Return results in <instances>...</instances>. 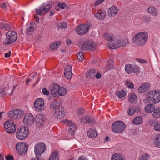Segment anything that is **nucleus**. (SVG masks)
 I'll return each instance as SVG.
<instances>
[{"mask_svg": "<svg viewBox=\"0 0 160 160\" xmlns=\"http://www.w3.org/2000/svg\"><path fill=\"white\" fill-rule=\"evenodd\" d=\"M57 5L59 8H61L62 9H64L65 8H66L67 6H68L67 5L66 3H58L57 4Z\"/></svg>", "mask_w": 160, "mask_h": 160, "instance_id": "obj_47", "label": "nucleus"}, {"mask_svg": "<svg viewBox=\"0 0 160 160\" xmlns=\"http://www.w3.org/2000/svg\"><path fill=\"white\" fill-rule=\"evenodd\" d=\"M65 123L67 124L69 127V133L73 135L76 129V125L73 122L69 121L67 119L65 121Z\"/></svg>", "mask_w": 160, "mask_h": 160, "instance_id": "obj_17", "label": "nucleus"}, {"mask_svg": "<svg viewBox=\"0 0 160 160\" xmlns=\"http://www.w3.org/2000/svg\"><path fill=\"white\" fill-rule=\"evenodd\" d=\"M104 0H97L94 3L95 6H97L103 2Z\"/></svg>", "mask_w": 160, "mask_h": 160, "instance_id": "obj_54", "label": "nucleus"}, {"mask_svg": "<svg viewBox=\"0 0 160 160\" xmlns=\"http://www.w3.org/2000/svg\"><path fill=\"white\" fill-rule=\"evenodd\" d=\"M59 85L57 83H54L52 85V89L50 91L52 97L55 98L57 97L58 92L60 89Z\"/></svg>", "mask_w": 160, "mask_h": 160, "instance_id": "obj_18", "label": "nucleus"}, {"mask_svg": "<svg viewBox=\"0 0 160 160\" xmlns=\"http://www.w3.org/2000/svg\"><path fill=\"white\" fill-rule=\"evenodd\" d=\"M114 66L112 63L108 64L106 67L105 69L107 70L112 69L114 68Z\"/></svg>", "mask_w": 160, "mask_h": 160, "instance_id": "obj_49", "label": "nucleus"}, {"mask_svg": "<svg viewBox=\"0 0 160 160\" xmlns=\"http://www.w3.org/2000/svg\"><path fill=\"white\" fill-rule=\"evenodd\" d=\"M126 84L127 86L131 89L133 88L134 85L132 82L127 81L126 82Z\"/></svg>", "mask_w": 160, "mask_h": 160, "instance_id": "obj_48", "label": "nucleus"}, {"mask_svg": "<svg viewBox=\"0 0 160 160\" xmlns=\"http://www.w3.org/2000/svg\"><path fill=\"white\" fill-rule=\"evenodd\" d=\"M148 34L144 32L136 34L132 40V43L135 45L139 46L144 45L147 41Z\"/></svg>", "mask_w": 160, "mask_h": 160, "instance_id": "obj_3", "label": "nucleus"}, {"mask_svg": "<svg viewBox=\"0 0 160 160\" xmlns=\"http://www.w3.org/2000/svg\"><path fill=\"white\" fill-rule=\"evenodd\" d=\"M78 160H88L85 157L83 156H81L78 158Z\"/></svg>", "mask_w": 160, "mask_h": 160, "instance_id": "obj_63", "label": "nucleus"}, {"mask_svg": "<svg viewBox=\"0 0 160 160\" xmlns=\"http://www.w3.org/2000/svg\"><path fill=\"white\" fill-rule=\"evenodd\" d=\"M153 128L155 131L160 132V122H156L154 125Z\"/></svg>", "mask_w": 160, "mask_h": 160, "instance_id": "obj_42", "label": "nucleus"}, {"mask_svg": "<svg viewBox=\"0 0 160 160\" xmlns=\"http://www.w3.org/2000/svg\"><path fill=\"white\" fill-rule=\"evenodd\" d=\"M60 25L62 28H64L67 27V23L65 22H62L60 23Z\"/></svg>", "mask_w": 160, "mask_h": 160, "instance_id": "obj_58", "label": "nucleus"}, {"mask_svg": "<svg viewBox=\"0 0 160 160\" xmlns=\"http://www.w3.org/2000/svg\"><path fill=\"white\" fill-rule=\"evenodd\" d=\"M52 4L50 3L43 4L39 8L36 9V12L37 15H43L46 14L50 9Z\"/></svg>", "mask_w": 160, "mask_h": 160, "instance_id": "obj_9", "label": "nucleus"}, {"mask_svg": "<svg viewBox=\"0 0 160 160\" xmlns=\"http://www.w3.org/2000/svg\"><path fill=\"white\" fill-rule=\"evenodd\" d=\"M61 42H57L56 43H51L50 46V48L52 50H53L58 48L60 45Z\"/></svg>", "mask_w": 160, "mask_h": 160, "instance_id": "obj_36", "label": "nucleus"}, {"mask_svg": "<svg viewBox=\"0 0 160 160\" xmlns=\"http://www.w3.org/2000/svg\"><path fill=\"white\" fill-rule=\"evenodd\" d=\"M35 24L34 22L31 23L29 26L27 28L26 33L27 34H31L35 29Z\"/></svg>", "mask_w": 160, "mask_h": 160, "instance_id": "obj_26", "label": "nucleus"}, {"mask_svg": "<svg viewBox=\"0 0 160 160\" xmlns=\"http://www.w3.org/2000/svg\"><path fill=\"white\" fill-rule=\"evenodd\" d=\"M132 67L131 64H128L125 65V69L126 72L128 74H131L132 73Z\"/></svg>", "mask_w": 160, "mask_h": 160, "instance_id": "obj_37", "label": "nucleus"}, {"mask_svg": "<svg viewBox=\"0 0 160 160\" xmlns=\"http://www.w3.org/2000/svg\"><path fill=\"white\" fill-rule=\"evenodd\" d=\"M135 109L134 106H130L128 108V114L130 116L133 115L134 113Z\"/></svg>", "mask_w": 160, "mask_h": 160, "instance_id": "obj_38", "label": "nucleus"}, {"mask_svg": "<svg viewBox=\"0 0 160 160\" xmlns=\"http://www.w3.org/2000/svg\"><path fill=\"white\" fill-rule=\"evenodd\" d=\"M4 127L6 129V132L8 133H13L16 132L15 125L11 121H7L4 123Z\"/></svg>", "mask_w": 160, "mask_h": 160, "instance_id": "obj_14", "label": "nucleus"}, {"mask_svg": "<svg viewBox=\"0 0 160 160\" xmlns=\"http://www.w3.org/2000/svg\"><path fill=\"white\" fill-rule=\"evenodd\" d=\"M97 72V71L96 70L94 69H90L86 73V76L88 78H92L94 77Z\"/></svg>", "mask_w": 160, "mask_h": 160, "instance_id": "obj_24", "label": "nucleus"}, {"mask_svg": "<svg viewBox=\"0 0 160 160\" xmlns=\"http://www.w3.org/2000/svg\"><path fill=\"white\" fill-rule=\"evenodd\" d=\"M1 7L2 9H5L6 7V4L5 3H3L1 4Z\"/></svg>", "mask_w": 160, "mask_h": 160, "instance_id": "obj_64", "label": "nucleus"}, {"mask_svg": "<svg viewBox=\"0 0 160 160\" xmlns=\"http://www.w3.org/2000/svg\"><path fill=\"white\" fill-rule=\"evenodd\" d=\"M80 120V122L84 124L92 123L94 121L93 118L88 116L83 117Z\"/></svg>", "mask_w": 160, "mask_h": 160, "instance_id": "obj_20", "label": "nucleus"}, {"mask_svg": "<svg viewBox=\"0 0 160 160\" xmlns=\"http://www.w3.org/2000/svg\"><path fill=\"white\" fill-rule=\"evenodd\" d=\"M34 121L36 122L37 126L40 127L43 125L45 119L42 115L38 114L34 118Z\"/></svg>", "mask_w": 160, "mask_h": 160, "instance_id": "obj_19", "label": "nucleus"}, {"mask_svg": "<svg viewBox=\"0 0 160 160\" xmlns=\"http://www.w3.org/2000/svg\"><path fill=\"white\" fill-rule=\"evenodd\" d=\"M140 71V68L139 66H134L132 68V72L135 73H138Z\"/></svg>", "mask_w": 160, "mask_h": 160, "instance_id": "obj_44", "label": "nucleus"}, {"mask_svg": "<svg viewBox=\"0 0 160 160\" xmlns=\"http://www.w3.org/2000/svg\"><path fill=\"white\" fill-rule=\"evenodd\" d=\"M142 121V118L141 116H137L133 119L132 122L135 125H138L141 124Z\"/></svg>", "mask_w": 160, "mask_h": 160, "instance_id": "obj_32", "label": "nucleus"}, {"mask_svg": "<svg viewBox=\"0 0 160 160\" xmlns=\"http://www.w3.org/2000/svg\"><path fill=\"white\" fill-rule=\"evenodd\" d=\"M44 100L42 98H38L34 102V106L36 110L38 112H42L44 109Z\"/></svg>", "mask_w": 160, "mask_h": 160, "instance_id": "obj_13", "label": "nucleus"}, {"mask_svg": "<svg viewBox=\"0 0 160 160\" xmlns=\"http://www.w3.org/2000/svg\"><path fill=\"white\" fill-rule=\"evenodd\" d=\"M148 11V13L154 16H156L158 12V10L156 8L152 6L149 7Z\"/></svg>", "mask_w": 160, "mask_h": 160, "instance_id": "obj_25", "label": "nucleus"}, {"mask_svg": "<svg viewBox=\"0 0 160 160\" xmlns=\"http://www.w3.org/2000/svg\"><path fill=\"white\" fill-rule=\"evenodd\" d=\"M151 157L150 155L148 153H144L139 157L138 160H150Z\"/></svg>", "mask_w": 160, "mask_h": 160, "instance_id": "obj_34", "label": "nucleus"}, {"mask_svg": "<svg viewBox=\"0 0 160 160\" xmlns=\"http://www.w3.org/2000/svg\"><path fill=\"white\" fill-rule=\"evenodd\" d=\"M11 51L9 50L8 53H6L4 54V56L5 58L9 57H10Z\"/></svg>", "mask_w": 160, "mask_h": 160, "instance_id": "obj_60", "label": "nucleus"}, {"mask_svg": "<svg viewBox=\"0 0 160 160\" xmlns=\"http://www.w3.org/2000/svg\"><path fill=\"white\" fill-rule=\"evenodd\" d=\"M72 76L71 71H69V72H64V76L68 79H70Z\"/></svg>", "mask_w": 160, "mask_h": 160, "instance_id": "obj_43", "label": "nucleus"}, {"mask_svg": "<svg viewBox=\"0 0 160 160\" xmlns=\"http://www.w3.org/2000/svg\"><path fill=\"white\" fill-rule=\"evenodd\" d=\"M155 142L156 146L160 148V134L156 137L155 139Z\"/></svg>", "mask_w": 160, "mask_h": 160, "instance_id": "obj_41", "label": "nucleus"}, {"mask_svg": "<svg viewBox=\"0 0 160 160\" xmlns=\"http://www.w3.org/2000/svg\"><path fill=\"white\" fill-rule=\"evenodd\" d=\"M155 108V107L153 104L147 105L145 107V111L148 113H150L153 111Z\"/></svg>", "mask_w": 160, "mask_h": 160, "instance_id": "obj_27", "label": "nucleus"}, {"mask_svg": "<svg viewBox=\"0 0 160 160\" xmlns=\"http://www.w3.org/2000/svg\"><path fill=\"white\" fill-rule=\"evenodd\" d=\"M138 91L140 93H142L144 92L145 91L144 90V89L142 88L141 86L138 88Z\"/></svg>", "mask_w": 160, "mask_h": 160, "instance_id": "obj_57", "label": "nucleus"}, {"mask_svg": "<svg viewBox=\"0 0 160 160\" xmlns=\"http://www.w3.org/2000/svg\"><path fill=\"white\" fill-rule=\"evenodd\" d=\"M0 27L1 29L4 30H9L11 28L9 24L5 22H2L0 24Z\"/></svg>", "mask_w": 160, "mask_h": 160, "instance_id": "obj_31", "label": "nucleus"}, {"mask_svg": "<svg viewBox=\"0 0 160 160\" xmlns=\"http://www.w3.org/2000/svg\"><path fill=\"white\" fill-rule=\"evenodd\" d=\"M95 76L97 79H99L101 78V75L99 72H97Z\"/></svg>", "mask_w": 160, "mask_h": 160, "instance_id": "obj_59", "label": "nucleus"}, {"mask_svg": "<svg viewBox=\"0 0 160 160\" xmlns=\"http://www.w3.org/2000/svg\"><path fill=\"white\" fill-rule=\"evenodd\" d=\"M106 15V12L103 11H98L95 15V17L98 19L102 20L104 19Z\"/></svg>", "mask_w": 160, "mask_h": 160, "instance_id": "obj_21", "label": "nucleus"}, {"mask_svg": "<svg viewBox=\"0 0 160 160\" xmlns=\"http://www.w3.org/2000/svg\"><path fill=\"white\" fill-rule=\"evenodd\" d=\"M5 158L6 160H13L14 159V157L12 156L8 155L6 156Z\"/></svg>", "mask_w": 160, "mask_h": 160, "instance_id": "obj_56", "label": "nucleus"}, {"mask_svg": "<svg viewBox=\"0 0 160 160\" xmlns=\"http://www.w3.org/2000/svg\"><path fill=\"white\" fill-rule=\"evenodd\" d=\"M50 108L54 116L57 118L61 119L65 116L66 111L62 107L61 102L56 100H53L50 105Z\"/></svg>", "mask_w": 160, "mask_h": 160, "instance_id": "obj_2", "label": "nucleus"}, {"mask_svg": "<svg viewBox=\"0 0 160 160\" xmlns=\"http://www.w3.org/2000/svg\"><path fill=\"white\" fill-rule=\"evenodd\" d=\"M34 148L36 157H40L46 150L45 144L43 142H38L35 145Z\"/></svg>", "mask_w": 160, "mask_h": 160, "instance_id": "obj_7", "label": "nucleus"}, {"mask_svg": "<svg viewBox=\"0 0 160 160\" xmlns=\"http://www.w3.org/2000/svg\"><path fill=\"white\" fill-rule=\"evenodd\" d=\"M146 99L148 103L154 104L158 103L160 101V91L158 90L149 91Z\"/></svg>", "mask_w": 160, "mask_h": 160, "instance_id": "obj_4", "label": "nucleus"}, {"mask_svg": "<svg viewBox=\"0 0 160 160\" xmlns=\"http://www.w3.org/2000/svg\"><path fill=\"white\" fill-rule=\"evenodd\" d=\"M72 66L70 65H66L65 66V72H69V71H71V69L72 68Z\"/></svg>", "mask_w": 160, "mask_h": 160, "instance_id": "obj_50", "label": "nucleus"}, {"mask_svg": "<svg viewBox=\"0 0 160 160\" xmlns=\"http://www.w3.org/2000/svg\"><path fill=\"white\" fill-rule=\"evenodd\" d=\"M84 110L83 108H79L77 110V113L78 115H82L83 114Z\"/></svg>", "mask_w": 160, "mask_h": 160, "instance_id": "obj_52", "label": "nucleus"}, {"mask_svg": "<svg viewBox=\"0 0 160 160\" xmlns=\"http://www.w3.org/2000/svg\"><path fill=\"white\" fill-rule=\"evenodd\" d=\"M87 135L88 137L91 138L96 137L98 135V133L96 131L95 129L93 128H91L87 132Z\"/></svg>", "mask_w": 160, "mask_h": 160, "instance_id": "obj_23", "label": "nucleus"}, {"mask_svg": "<svg viewBox=\"0 0 160 160\" xmlns=\"http://www.w3.org/2000/svg\"><path fill=\"white\" fill-rule=\"evenodd\" d=\"M77 57L79 61H82L84 58L83 52H78L77 54Z\"/></svg>", "mask_w": 160, "mask_h": 160, "instance_id": "obj_40", "label": "nucleus"}, {"mask_svg": "<svg viewBox=\"0 0 160 160\" xmlns=\"http://www.w3.org/2000/svg\"><path fill=\"white\" fill-rule=\"evenodd\" d=\"M18 153L20 155H24L28 149L27 145L23 143H18L16 145Z\"/></svg>", "mask_w": 160, "mask_h": 160, "instance_id": "obj_12", "label": "nucleus"}, {"mask_svg": "<svg viewBox=\"0 0 160 160\" xmlns=\"http://www.w3.org/2000/svg\"><path fill=\"white\" fill-rule=\"evenodd\" d=\"M6 37L3 40V43L4 45H9L12 44L16 40L17 34L14 31H10L6 34Z\"/></svg>", "mask_w": 160, "mask_h": 160, "instance_id": "obj_5", "label": "nucleus"}, {"mask_svg": "<svg viewBox=\"0 0 160 160\" xmlns=\"http://www.w3.org/2000/svg\"><path fill=\"white\" fill-rule=\"evenodd\" d=\"M116 95L120 98L126 96V94L123 90H122L117 92H116Z\"/></svg>", "mask_w": 160, "mask_h": 160, "instance_id": "obj_39", "label": "nucleus"}, {"mask_svg": "<svg viewBox=\"0 0 160 160\" xmlns=\"http://www.w3.org/2000/svg\"><path fill=\"white\" fill-rule=\"evenodd\" d=\"M111 160H125L124 158L120 154L115 153L111 157Z\"/></svg>", "mask_w": 160, "mask_h": 160, "instance_id": "obj_28", "label": "nucleus"}, {"mask_svg": "<svg viewBox=\"0 0 160 160\" xmlns=\"http://www.w3.org/2000/svg\"><path fill=\"white\" fill-rule=\"evenodd\" d=\"M58 150H56L51 155L49 160H59V156Z\"/></svg>", "mask_w": 160, "mask_h": 160, "instance_id": "obj_30", "label": "nucleus"}, {"mask_svg": "<svg viewBox=\"0 0 160 160\" xmlns=\"http://www.w3.org/2000/svg\"><path fill=\"white\" fill-rule=\"evenodd\" d=\"M34 19H36V22H39V17L37 15H35L34 16Z\"/></svg>", "mask_w": 160, "mask_h": 160, "instance_id": "obj_62", "label": "nucleus"}, {"mask_svg": "<svg viewBox=\"0 0 160 160\" xmlns=\"http://www.w3.org/2000/svg\"><path fill=\"white\" fill-rule=\"evenodd\" d=\"M137 61L138 62L142 63H144L147 62V61L144 59H137Z\"/></svg>", "mask_w": 160, "mask_h": 160, "instance_id": "obj_55", "label": "nucleus"}, {"mask_svg": "<svg viewBox=\"0 0 160 160\" xmlns=\"http://www.w3.org/2000/svg\"><path fill=\"white\" fill-rule=\"evenodd\" d=\"M67 91L66 89L63 87H60V89L58 92V94L57 95V97L59 96H64L66 93Z\"/></svg>", "mask_w": 160, "mask_h": 160, "instance_id": "obj_33", "label": "nucleus"}, {"mask_svg": "<svg viewBox=\"0 0 160 160\" xmlns=\"http://www.w3.org/2000/svg\"><path fill=\"white\" fill-rule=\"evenodd\" d=\"M96 45L93 41H88L82 45L81 49L83 51L94 50L95 49Z\"/></svg>", "mask_w": 160, "mask_h": 160, "instance_id": "obj_11", "label": "nucleus"}, {"mask_svg": "<svg viewBox=\"0 0 160 160\" xmlns=\"http://www.w3.org/2000/svg\"><path fill=\"white\" fill-rule=\"evenodd\" d=\"M89 27L87 25L80 24L76 28V31L77 33L79 35L84 34L88 31Z\"/></svg>", "mask_w": 160, "mask_h": 160, "instance_id": "obj_15", "label": "nucleus"}, {"mask_svg": "<svg viewBox=\"0 0 160 160\" xmlns=\"http://www.w3.org/2000/svg\"><path fill=\"white\" fill-rule=\"evenodd\" d=\"M142 20L145 23H149L151 21V19L150 17H148L147 16L144 15L142 17Z\"/></svg>", "mask_w": 160, "mask_h": 160, "instance_id": "obj_46", "label": "nucleus"}, {"mask_svg": "<svg viewBox=\"0 0 160 160\" xmlns=\"http://www.w3.org/2000/svg\"><path fill=\"white\" fill-rule=\"evenodd\" d=\"M104 0H97L94 3L95 6H97L103 2Z\"/></svg>", "mask_w": 160, "mask_h": 160, "instance_id": "obj_53", "label": "nucleus"}, {"mask_svg": "<svg viewBox=\"0 0 160 160\" xmlns=\"http://www.w3.org/2000/svg\"><path fill=\"white\" fill-rule=\"evenodd\" d=\"M126 128V125L122 121H118L114 122L112 124V131L117 133L122 132Z\"/></svg>", "mask_w": 160, "mask_h": 160, "instance_id": "obj_6", "label": "nucleus"}, {"mask_svg": "<svg viewBox=\"0 0 160 160\" xmlns=\"http://www.w3.org/2000/svg\"><path fill=\"white\" fill-rule=\"evenodd\" d=\"M117 8L114 6H113L109 8L108 13L109 16H114L118 12Z\"/></svg>", "mask_w": 160, "mask_h": 160, "instance_id": "obj_22", "label": "nucleus"}, {"mask_svg": "<svg viewBox=\"0 0 160 160\" xmlns=\"http://www.w3.org/2000/svg\"><path fill=\"white\" fill-rule=\"evenodd\" d=\"M129 100L131 103L135 102L137 99L136 95L134 93H131L129 96Z\"/></svg>", "mask_w": 160, "mask_h": 160, "instance_id": "obj_35", "label": "nucleus"}, {"mask_svg": "<svg viewBox=\"0 0 160 160\" xmlns=\"http://www.w3.org/2000/svg\"><path fill=\"white\" fill-rule=\"evenodd\" d=\"M42 93L44 95L46 96H48L49 95V91L47 90L46 88H43L42 89Z\"/></svg>", "mask_w": 160, "mask_h": 160, "instance_id": "obj_51", "label": "nucleus"}, {"mask_svg": "<svg viewBox=\"0 0 160 160\" xmlns=\"http://www.w3.org/2000/svg\"><path fill=\"white\" fill-rule=\"evenodd\" d=\"M34 119L33 115L31 113H27L24 117L23 122L25 124L30 126L33 123Z\"/></svg>", "mask_w": 160, "mask_h": 160, "instance_id": "obj_16", "label": "nucleus"}, {"mask_svg": "<svg viewBox=\"0 0 160 160\" xmlns=\"http://www.w3.org/2000/svg\"><path fill=\"white\" fill-rule=\"evenodd\" d=\"M25 113L24 110L16 109L10 111L8 113V116L10 118L16 119L22 117Z\"/></svg>", "mask_w": 160, "mask_h": 160, "instance_id": "obj_10", "label": "nucleus"}, {"mask_svg": "<svg viewBox=\"0 0 160 160\" xmlns=\"http://www.w3.org/2000/svg\"><path fill=\"white\" fill-rule=\"evenodd\" d=\"M156 122H155L153 120H152L149 121L148 123L151 126H154Z\"/></svg>", "mask_w": 160, "mask_h": 160, "instance_id": "obj_61", "label": "nucleus"}, {"mask_svg": "<svg viewBox=\"0 0 160 160\" xmlns=\"http://www.w3.org/2000/svg\"><path fill=\"white\" fill-rule=\"evenodd\" d=\"M104 37L108 41V46L111 49H115L122 46H124L128 44L127 38H125L121 41L119 38L113 39V37L108 33H105Z\"/></svg>", "mask_w": 160, "mask_h": 160, "instance_id": "obj_1", "label": "nucleus"}, {"mask_svg": "<svg viewBox=\"0 0 160 160\" xmlns=\"http://www.w3.org/2000/svg\"><path fill=\"white\" fill-rule=\"evenodd\" d=\"M28 133V130L25 127H21L18 129L16 133V137L19 139L23 140L25 139Z\"/></svg>", "mask_w": 160, "mask_h": 160, "instance_id": "obj_8", "label": "nucleus"}, {"mask_svg": "<svg viewBox=\"0 0 160 160\" xmlns=\"http://www.w3.org/2000/svg\"><path fill=\"white\" fill-rule=\"evenodd\" d=\"M150 84L148 82H145L141 86V87L144 89L145 91L147 90L149 88Z\"/></svg>", "mask_w": 160, "mask_h": 160, "instance_id": "obj_45", "label": "nucleus"}, {"mask_svg": "<svg viewBox=\"0 0 160 160\" xmlns=\"http://www.w3.org/2000/svg\"><path fill=\"white\" fill-rule=\"evenodd\" d=\"M152 116L153 118L157 119L160 118V107L154 109Z\"/></svg>", "mask_w": 160, "mask_h": 160, "instance_id": "obj_29", "label": "nucleus"}]
</instances>
